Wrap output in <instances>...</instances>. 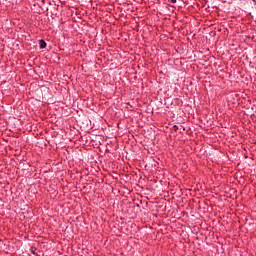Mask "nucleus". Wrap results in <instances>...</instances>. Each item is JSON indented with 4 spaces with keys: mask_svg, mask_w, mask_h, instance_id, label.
<instances>
[{
    "mask_svg": "<svg viewBox=\"0 0 256 256\" xmlns=\"http://www.w3.org/2000/svg\"><path fill=\"white\" fill-rule=\"evenodd\" d=\"M171 3H177V0H170Z\"/></svg>",
    "mask_w": 256,
    "mask_h": 256,
    "instance_id": "f03ea898",
    "label": "nucleus"
},
{
    "mask_svg": "<svg viewBox=\"0 0 256 256\" xmlns=\"http://www.w3.org/2000/svg\"><path fill=\"white\" fill-rule=\"evenodd\" d=\"M39 47L40 49H45V47H47V42H45V40H40Z\"/></svg>",
    "mask_w": 256,
    "mask_h": 256,
    "instance_id": "f257e3e1",
    "label": "nucleus"
}]
</instances>
